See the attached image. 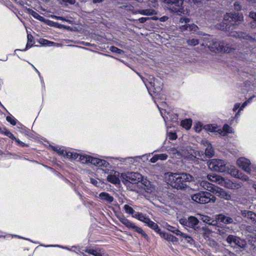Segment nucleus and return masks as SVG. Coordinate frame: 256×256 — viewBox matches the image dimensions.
<instances>
[{"mask_svg": "<svg viewBox=\"0 0 256 256\" xmlns=\"http://www.w3.org/2000/svg\"><path fill=\"white\" fill-rule=\"evenodd\" d=\"M230 229L228 227H224V228H222L221 229L218 230V232L220 235H223L226 232H230Z\"/></svg>", "mask_w": 256, "mask_h": 256, "instance_id": "nucleus-45", "label": "nucleus"}, {"mask_svg": "<svg viewBox=\"0 0 256 256\" xmlns=\"http://www.w3.org/2000/svg\"><path fill=\"white\" fill-rule=\"evenodd\" d=\"M170 154H180V152L175 148H172L168 150Z\"/></svg>", "mask_w": 256, "mask_h": 256, "instance_id": "nucleus-54", "label": "nucleus"}, {"mask_svg": "<svg viewBox=\"0 0 256 256\" xmlns=\"http://www.w3.org/2000/svg\"><path fill=\"white\" fill-rule=\"evenodd\" d=\"M90 164L98 166L107 167L108 163L104 160L90 156Z\"/></svg>", "mask_w": 256, "mask_h": 256, "instance_id": "nucleus-13", "label": "nucleus"}, {"mask_svg": "<svg viewBox=\"0 0 256 256\" xmlns=\"http://www.w3.org/2000/svg\"><path fill=\"white\" fill-rule=\"evenodd\" d=\"M242 215L251 220L252 222H256V214L252 211L242 210Z\"/></svg>", "mask_w": 256, "mask_h": 256, "instance_id": "nucleus-19", "label": "nucleus"}, {"mask_svg": "<svg viewBox=\"0 0 256 256\" xmlns=\"http://www.w3.org/2000/svg\"><path fill=\"white\" fill-rule=\"evenodd\" d=\"M222 182L220 184L222 186L230 189H238L242 186L240 184L234 183L230 180H226L224 178H223V182Z\"/></svg>", "mask_w": 256, "mask_h": 256, "instance_id": "nucleus-12", "label": "nucleus"}, {"mask_svg": "<svg viewBox=\"0 0 256 256\" xmlns=\"http://www.w3.org/2000/svg\"><path fill=\"white\" fill-rule=\"evenodd\" d=\"M178 236H180L181 238L180 240L182 242L184 240L185 242H186L188 244H189L190 245H193L194 244L195 242L192 238L188 236V234L180 232Z\"/></svg>", "mask_w": 256, "mask_h": 256, "instance_id": "nucleus-20", "label": "nucleus"}, {"mask_svg": "<svg viewBox=\"0 0 256 256\" xmlns=\"http://www.w3.org/2000/svg\"><path fill=\"white\" fill-rule=\"evenodd\" d=\"M204 129L206 131L213 132L216 131L217 128L212 124H208L204 126Z\"/></svg>", "mask_w": 256, "mask_h": 256, "instance_id": "nucleus-42", "label": "nucleus"}, {"mask_svg": "<svg viewBox=\"0 0 256 256\" xmlns=\"http://www.w3.org/2000/svg\"><path fill=\"white\" fill-rule=\"evenodd\" d=\"M110 50L114 53L118 54H124V50L112 46L110 48Z\"/></svg>", "mask_w": 256, "mask_h": 256, "instance_id": "nucleus-43", "label": "nucleus"}, {"mask_svg": "<svg viewBox=\"0 0 256 256\" xmlns=\"http://www.w3.org/2000/svg\"><path fill=\"white\" fill-rule=\"evenodd\" d=\"M212 192L216 194L217 196L227 200H230L231 198V196L230 194H228L224 190L216 186H215Z\"/></svg>", "mask_w": 256, "mask_h": 256, "instance_id": "nucleus-11", "label": "nucleus"}, {"mask_svg": "<svg viewBox=\"0 0 256 256\" xmlns=\"http://www.w3.org/2000/svg\"><path fill=\"white\" fill-rule=\"evenodd\" d=\"M2 132L6 136H8L12 140L16 139V138L14 136V135L12 132H10V131L8 130H5L4 132L2 131Z\"/></svg>", "mask_w": 256, "mask_h": 256, "instance_id": "nucleus-50", "label": "nucleus"}, {"mask_svg": "<svg viewBox=\"0 0 256 256\" xmlns=\"http://www.w3.org/2000/svg\"><path fill=\"white\" fill-rule=\"evenodd\" d=\"M236 164L246 172L249 174L251 173L250 162L248 159L244 158H240L237 160Z\"/></svg>", "mask_w": 256, "mask_h": 256, "instance_id": "nucleus-7", "label": "nucleus"}, {"mask_svg": "<svg viewBox=\"0 0 256 256\" xmlns=\"http://www.w3.org/2000/svg\"><path fill=\"white\" fill-rule=\"evenodd\" d=\"M118 220L120 222H122L123 224L129 228H131L134 224L124 216H119Z\"/></svg>", "mask_w": 256, "mask_h": 256, "instance_id": "nucleus-28", "label": "nucleus"}, {"mask_svg": "<svg viewBox=\"0 0 256 256\" xmlns=\"http://www.w3.org/2000/svg\"><path fill=\"white\" fill-rule=\"evenodd\" d=\"M230 174L236 178L238 176L239 173L238 170L236 168H231L230 170Z\"/></svg>", "mask_w": 256, "mask_h": 256, "instance_id": "nucleus-49", "label": "nucleus"}, {"mask_svg": "<svg viewBox=\"0 0 256 256\" xmlns=\"http://www.w3.org/2000/svg\"><path fill=\"white\" fill-rule=\"evenodd\" d=\"M98 197L102 201L105 202L108 204H110L114 200L113 196L106 192H102L100 193Z\"/></svg>", "mask_w": 256, "mask_h": 256, "instance_id": "nucleus-18", "label": "nucleus"}, {"mask_svg": "<svg viewBox=\"0 0 256 256\" xmlns=\"http://www.w3.org/2000/svg\"><path fill=\"white\" fill-rule=\"evenodd\" d=\"M158 157V160H166L168 158V155L164 154H156Z\"/></svg>", "mask_w": 256, "mask_h": 256, "instance_id": "nucleus-52", "label": "nucleus"}, {"mask_svg": "<svg viewBox=\"0 0 256 256\" xmlns=\"http://www.w3.org/2000/svg\"><path fill=\"white\" fill-rule=\"evenodd\" d=\"M205 154L208 158H211L214 155V150L210 145H208L206 148Z\"/></svg>", "mask_w": 256, "mask_h": 256, "instance_id": "nucleus-35", "label": "nucleus"}, {"mask_svg": "<svg viewBox=\"0 0 256 256\" xmlns=\"http://www.w3.org/2000/svg\"><path fill=\"white\" fill-rule=\"evenodd\" d=\"M147 80H148V83L150 84V86L154 88V89L156 86V82L154 80V77L152 76H150L148 79H147Z\"/></svg>", "mask_w": 256, "mask_h": 256, "instance_id": "nucleus-47", "label": "nucleus"}, {"mask_svg": "<svg viewBox=\"0 0 256 256\" xmlns=\"http://www.w3.org/2000/svg\"><path fill=\"white\" fill-rule=\"evenodd\" d=\"M237 178H238L244 182L248 181L249 180L248 177L247 176H246L245 174H239Z\"/></svg>", "mask_w": 256, "mask_h": 256, "instance_id": "nucleus-51", "label": "nucleus"}, {"mask_svg": "<svg viewBox=\"0 0 256 256\" xmlns=\"http://www.w3.org/2000/svg\"><path fill=\"white\" fill-rule=\"evenodd\" d=\"M201 220L202 222L209 225L216 226L217 224V220L216 219L214 218V220H213L208 216L202 215Z\"/></svg>", "mask_w": 256, "mask_h": 256, "instance_id": "nucleus-23", "label": "nucleus"}, {"mask_svg": "<svg viewBox=\"0 0 256 256\" xmlns=\"http://www.w3.org/2000/svg\"><path fill=\"white\" fill-rule=\"evenodd\" d=\"M208 166L211 170L218 172H224L226 169V164L222 160H212L208 163Z\"/></svg>", "mask_w": 256, "mask_h": 256, "instance_id": "nucleus-4", "label": "nucleus"}, {"mask_svg": "<svg viewBox=\"0 0 256 256\" xmlns=\"http://www.w3.org/2000/svg\"><path fill=\"white\" fill-rule=\"evenodd\" d=\"M200 186L204 190L212 192L216 186L206 180H202L200 182Z\"/></svg>", "mask_w": 256, "mask_h": 256, "instance_id": "nucleus-21", "label": "nucleus"}, {"mask_svg": "<svg viewBox=\"0 0 256 256\" xmlns=\"http://www.w3.org/2000/svg\"><path fill=\"white\" fill-rule=\"evenodd\" d=\"M252 99V98H250L247 101L244 102L242 104L241 106L240 107L238 112H237V114H236V117H237L239 115V112L240 110H243V108L248 104V102H250L251 100Z\"/></svg>", "mask_w": 256, "mask_h": 256, "instance_id": "nucleus-44", "label": "nucleus"}, {"mask_svg": "<svg viewBox=\"0 0 256 256\" xmlns=\"http://www.w3.org/2000/svg\"><path fill=\"white\" fill-rule=\"evenodd\" d=\"M188 221V219L186 220V218H182L179 220L180 223L181 224L188 226V224L187 223Z\"/></svg>", "mask_w": 256, "mask_h": 256, "instance_id": "nucleus-56", "label": "nucleus"}, {"mask_svg": "<svg viewBox=\"0 0 256 256\" xmlns=\"http://www.w3.org/2000/svg\"><path fill=\"white\" fill-rule=\"evenodd\" d=\"M228 36L232 38H242L248 40H254L251 36L242 32L232 31L229 33Z\"/></svg>", "mask_w": 256, "mask_h": 256, "instance_id": "nucleus-8", "label": "nucleus"}, {"mask_svg": "<svg viewBox=\"0 0 256 256\" xmlns=\"http://www.w3.org/2000/svg\"><path fill=\"white\" fill-rule=\"evenodd\" d=\"M182 4V2L181 0H173L169 4L168 8L172 12H181Z\"/></svg>", "mask_w": 256, "mask_h": 256, "instance_id": "nucleus-10", "label": "nucleus"}, {"mask_svg": "<svg viewBox=\"0 0 256 256\" xmlns=\"http://www.w3.org/2000/svg\"><path fill=\"white\" fill-rule=\"evenodd\" d=\"M124 209L126 212L128 214H133L135 212L134 210L128 204H125L124 206Z\"/></svg>", "mask_w": 256, "mask_h": 256, "instance_id": "nucleus-40", "label": "nucleus"}, {"mask_svg": "<svg viewBox=\"0 0 256 256\" xmlns=\"http://www.w3.org/2000/svg\"><path fill=\"white\" fill-rule=\"evenodd\" d=\"M209 244L213 247H216L217 246L216 242L213 240H209Z\"/></svg>", "mask_w": 256, "mask_h": 256, "instance_id": "nucleus-58", "label": "nucleus"}, {"mask_svg": "<svg viewBox=\"0 0 256 256\" xmlns=\"http://www.w3.org/2000/svg\"><path fill=\"white\" fill-rule=\"evenodd\" d=\"M207 177L209 180L220 184L223 182V178L217 174H208Z\"/></svg>", "mask_w": 256, "mask_h": 256, "instance_id": "nucleus-24", "label": "nucleus"}, {"mask_svg": "<svg viewBox=\"0 0 256 256\" xmlns=\"http://www.w3.org/2000/svg\"><path fill=\"white\" fill-rule=\"evenodd\" d=\"M28 12L29 14L32 15L34 18H36L37 20L43 22L44 20V18L43 16H40L38 12L34 11L30 9H28Z\"/></svg>", "mask_w": 256, "mask_h": 256, "instance_id": "nucleus-33", "label": "nucleus"}, {"mask_svg": "<svg viewBox=\"0 0 256 256\" xmlns=\"http://www.w3.org/2000/svg\"><path fill=\"white\" fill-rule=\"evenodd\" d=\"M201 230L202 232V234L204 237L206 236L207 234H209L211 232V231L208 228L206 227L202 228Z\"/></svg>", "mask_w": 256, "mask_h": 256, "instance_id": "nucleus-53", "label": "nucleus"}, {"mask_svg": "<svg viewBox=\"0 0 256 256\" xmlns=\"http://www.w3.org/2000/svg\"><path fill=\"white\" fill-rule=\"evenodd\" d=\"M238 108H240V103H237V104H236L234 106V108H233V110L234 112L236 111L237 110Z\"/></svg>", "mask_w": 256, "mask_h": 256, "instance_id": "nucleus-64", "label": "nucleus"}, {"mask_svg": "<svg viewBox=\"0 0 256 256\" xmlns=\"http://www.w3.org/2000/svg\"><path fill=\"white\" fill-rule=\"evenodd\" d=\"M188 28L190 30L196 32L198 30V27L194 24L191 25H188L186 26V29L188 30Z\"/></svg>", "mask_w": 256, "mask_h": 256, "instance_id": "nucleus-48", "label": "nucleus"}, {"mask_svg": "<svg viewBox=\"0 0 256 256\" xmlns=\"http://www.w3.org/2000/svg\"><path fill=\"white\" fill-rule=\"evenodd\" d=\"M169 138L172 140H176L177 138V136L176 134L173 132H170L168 136Z\"/></svg>", "mask_w": 256, "mask_h": 256, "instance_id": "nucleus-57", "label": "nucleus"}, {"mask_svg": "<svg viewBox=\"0 0 256 256\" xmlns=\"http://www.w3.org/2000/svg\"><path fill=\"white\" fill-rule=\"evenodd\" d=\"M160 236L161 238H164L168 242H177L178 240V238L175 236L164 232L162 231L160 233Z\"/></svg>", "mask_w": 256, "mask_h": 256, "instance_id": "nucleus-16", "label": "nucleus"}, {"mask_svg": "<svg viewBox=\"0 0 256 256\" xmlns=\"http://www.w3.org/2000/svg\"><path fill=\"white\" fill-rule=\"evenodd\" d=\"M6 119L8 122H10L13 126H15L16 124V120L10 116H8Z\"/></svg>", "mask_w": 256, "mask_h": 256, "instance_id": "nucleus-55", "label": "nucleus"}, {"mask_svg": "<svg viewBox=\"0 0 256 256\" xmlns=\"http://www.w3.org/2000/svg\"><path fill=\"white\" fill-rule=\"evenodd\" d=\"M149 19V18H140L138 20L140 23H144L146 22L147 20Z\"/></svg>", "mask_w": 256, "mask_h": 256, "instance_id": "nucleus-60", "label": "nucleus"}, {"mask_svg": "<svg viewBox=\"0 0 256 256\" xmlns=\"http://www.w3.org/2000/svg\"><path fill=\"white\" fill-rule=\"evenodd\" d=\"M236 50V46L232 44H225L222 42V51L220 52L226 53H232Z\"/></svg>", "mask_w": 256, "mask_h": 256, "instance_id": "nucleus-15", "label": "nucleus"}, {"mask_svg": "<svg viewBox=\"0 0 256 256\" xmlns=\"http://www.w3.org/2000/svg\"><path fill=\"white\" fill-rule=\"evenodd\" d=\"M223 42L212 40L208 42V46L210 50L214 52H220Z\"/></svg>", "mask_w": 256, "mask_h": 256, "instance_id": "nucleus-9", "label": "nucleus"}, {"mask_svg": "<svg viewBox=\"0 0 256 256\" xmlns=\"http://www.w3.org/2000/svg\"><path fill=\"white\" fill-rule=\"evenodd\" d=\"M108 180L112 183L116 184L119 182L120 180L115 175L110 174L108 176Z\"/></svg>", "mask_w": 256, "mask_h": 256, "instance_id": "nucleus-37", "label": "nucleus"}, {"mask_svg": "<svg viewBox=\"0 0 256 256\" xmlns=\"http://www.w3.org/2000/svg\"><path fill=\"white\" fill-rule=\"evenodd\" d=\"M186 43L188 46H194L199 43V40L196 38L189 39L186 40Z\"/></svg>", "mask_w": 256, "mask_h": 256, "instance_id": "nucleus-39", "label": "nucleus"}, {"mask_svg": "<svg viewBox=\"0 0 256 256\" xmlns=\"http://www.w3.org/2000/svg\"><path fill=\"white\" fill-rule=\"evenodd\" d=\"M214 218L217 220V222L218 221L224 224H232L234 222L233 219L232 218L225 216L222 214L215 215Z\"/></svg>", "mask_w": 256, "mask_h": 256, "instance_id": "nucleus-14", "label": "nucleus"}, {"mask_svg": "<svg viewBox=\"0 0 256 256\" xmlns=\"http://www.w3.org/2000/svg\"><path fill=\"white\" fill-rule=\"evenodd\" d=\"M215 198L210 192H200L192 196V200L200 204H207L210 201L214 202Z\"/></svg>", "mask_w": 256, "mask_h": 256, "instance_id": "nucleus-3", "label": "nucleus"}, {"mask_svg": "<svg viewBox=\"0 0 256 256\" xmlns=\"http://www.w3.org/2000/svg\"><path fill=\"white\" fill-rule=\"evenodd\" d=\"M52 18H55L56 20H65V19L62 17V16H52Z\"/></svg>", "mask_w": 256, "mask_h": 256, "instance_id": "nucleus-63", "label": "nucleus"}, {"mask_svg": "<svg viewBox=\"0 0 256 256\" xmlns=\"http://www.w3.org/2000/svg\"><path fill=\"white\" fill-rule=\"evenodd\" d=\"M157 160H158L156 154H155L152 158H150V162L152 163L156 162Z\"/></svg>", "mask_w": 256, "mask_h": 256, "instance_id": "nucleus-59", "label": "nucleus"}, {"mask_svg": "<svg viewBox=\"0 0 256 256\" xmlns=\"http://www.w3.org/2000/svg\"><path fill=\"white\" fill-rule=\"evenodd\" d=\"M28 38V42L26 46V48H27L28 47L30 48L34 44L33 42V36L30 34H28L27 36Z\"/></svg>", "mask_w": 256, "mask_h": 256, "instance_id": "nucleus-41", "label": "nucleus"}, {"mask_svg": "<svg viewBox=\"0 0 256 256\" xmlns=\"http://www.w3.org/2000/svg\"><path fill=\"white\" fill-rule=\"evenodd\" d=\"M249 16L252 20H254V22H252V26L254 27V22L256 23V12H250L249 14Z\"/></svg>", "mask_w": 256, "mask_h": 256, "instance_id": "nucleus-46", "label": "nucleus"}, {"mask_svg": "<svg viewBox=\"0 0 256 256\" xmlns=\"http://www.w3.org/2000/svg\"><path fill=\"white\" fill-rule=\"evenodd\" d=\"M130 228H132V230H134V231L139 234H141L145 238H148V235L143 231V230L140 228L136 226L134 224H133L132 225Z\"/></svg>", "mask_w": 256, "mask_h": 256, "instance_id": "nucleus-32", "label": "nucleus"}, {"mask_svg": "<svg viewBox=\"0 0 256 256\" xmlns=\"http://www.w3.org/2000/svg\"><path fill=\"white\" fill-rule=\"evenodd\" d=\"M90 156L80 155L78 160L82 164H90Z\"/></svg>", "mask_w": 256, "mask_h": 256, "instance_id": "nucleus-34", "label": "nucleus"}, {"mask_svg": "<svg viewBox=\"0 0 256 256\" xmlns=\"http://www.w3.org/2000/svg\"><path fill=\"white\" fill-rule=\"evenodd\" d=\"M192 124V120L190 119H186L181 122V126L186 130H189Z\"/></svg>", "mask_w": 256, "mask_h": 256, "instance_id": "nucleus-31", "label": "nucleus"}, {"mask_svg": "<svg viewBox=\"0 0 256 256\" xmlns=\"http://www.w3.org/2000/svg\"><path fill=\"white\" fill-rule=\"evenodd\" d=\"M220 131V134H221L224 136L227 134L232 133V130L231 127H230L228 125L225 124L222 128V130H218Z\"/></svg>", "mask_w": 256, "mask_h": 256, "instance_id": "nucleus-30", "label": "nucleus"}, {"mask_svg": "<svg viewBox=\"0 0 256 256\" xmlns=\"http://www.w3.org/2000/svg\"><path fill=\"white\" fill-rule=\"evenodd\" d=\"M226 240L227 242L234 248H236L238 247L243 248H244L246 245V243L244 240L234 235H229L227 237Z\"/></svg>", "mask_w": 256, "mask_h": 256, "instance_id": "nucleus-5", "label": "nucleus"}, {"mask_svg": "<svg viewBox=\"0 0 256 256\" xmlns=\"http://www.w3.org/2000/svg\"><path fill=\"white\" fill-rule=\"evenodd\" d=\"M66 156L68 158H73V159H74V160H76V159H78V160L79 158H80V154H77L76 152H66Z\"/></svg>", "mask_w": 256, "mask_h": 256, "instance_id": "nucleus-36", "label": "nucleus"}, {"mask_svg": "<svg viewBox=\"0 0 256 256\" xmlns=\"http://www.w3.org/2000/svg\"><path fill=\"white\" fill-rule=\"evenodd\" d=\"M243 20L244 16L242 14L236 12L226 14L224 16L222 23L218 24L217 28L222 30L228 31L230 29V26H238Z\"/></svg>", "mask_w": 256, "mask_h": 256, "instance_id": "nucleus-2", "label": "nucleus"}, {"mask_svg": "<svg viewBox=\"0 0 256 256\" xmlns=\"http://www.w3.org/2000/svg\"><path fill=\"white\" fill-rule=\"evenodd\" d=\"M126 178H124L125 181L124 182L126 184L129 182L132 184H138L142 180V176L138 172H130L126 174Z\"/></svg>", "mask_w": 256, "mask_h": 256, "instance_id": "nucleus-6", "label": "nucleus"}, {"mask_svg": "<svg viewBox=\"0 0 256 256\" xmlns=\"http://www.w3.org/2000/svg\"><path fill=\"white\" fill-rule=\"evenodd\" d=\"M132 216L139 220L142 222H143L146 224L149 221L150 218H148L146 215L143 214L142 212H137L134 214Z\"/></svg>", "mask_w": 256, "mask_h": 256, "instance_id": "nucleus-22", "label": "nucleus"}, {"mask_svg": "<svg viewBox=\"0 0 256 256\" xmlns=\"http://www.w3.org/2000/svg\"><path fill=\"white\" fill-rule=\"evenodd\" d=\"M140 182L144 185V189L146 192L148 193H150L152 192L154 188L150 181L148 180L146 178L144 179V178L142 177V180H140Z\"/></svg>", "mask_w": 256, "mask_h": 256, "instance_id": "nucleus-17", "label": "nucleus"}, {"mask_svg": "<svg viewBox=\"0 0 256 256\" xmlns=\"http://www.w3.org/2000/svg\"><path fill=\"white\" fill-rule=\"evenodd\" d=\"M90 182L96 186H98V183L96 180L94 178L90 179Z\"/></svg>", "mask_w": 256, "mask_h": 256, "instance_id": "nucleus-62", "label": "nucleus"}, {"mask_svg": "<svg viewBox=\"0 0 256 256\" xmlns=\"http://www.w3.org/2000/svg\"><path fill=\"white\" fill-rule=\"evenodd\" d=\"M137 12L145 16H152L156 14L155 10L152 9L140 10H138Z\"/></svg>", "mask_w": 256, "mask_h": 256, "instance_id": "nucleus-29", "label": "nucleus"}, {"mask_svg": "<svg viewBox=\"0 0 256 256\" xmlns=\"http://www.w3.org/2000/svg\"><path fill=\"white\" fill-rule=\"evenodd\" d=\"M147 226L150 228L154 230L156 232L160 234V233L162 232L159 228L158 225L154 222L152 221L150 219L149 221L146 223Z\"/></svg>", "mask_w": 256, "mask_h": 256, "instance_id": "nucleus-27", "label": "nucleus"}, {"mask_svg": "<svg viewBox=\"0 0 256 256\" xmlns=\"http://www.w3.org/2000/svg\"><path fill=\"white\" fill-rule=\"evenodd\" d=\"M166 177L168 182L177 190H184L186 188V182H192L194 178L186 173H167Z\"/></svg>", "mask_w": 256, "mask_h": 256, "instance_id": "nucleus-1", "label": "nucleus"}, {"mask_svg": "<svg viewBox=\"0 0 256 256\" xmlns=\"http://www.w3.org/2000/svg\"><path fill=\"white\" fill-rule=\"evenodd\" d=\"M85 252L94 256H108V254L102 253L100 250H98L86 248Z\"/></svg>", "mask_w": 256, "mask_h": 256, "instance_id": "nucleus-25", "label": "nucleus"}, {"mask_svg": "<svg viewBox=\"0 0 256 256\" xmlns=\"http://www.w3.org/2000/svg\"><path fill=\"white\" fill-rule=\"evenodd\" d=\"M199 221L194 216H190L188 218V226L191 228H194L196 226Z\"/></svg>", "mask_w": 256, "mask_h": 256, "instance_id": "nucleus-26", "label": "nucleus"}, {"mask_svg": "<svg viewBox=\"0 0 256 256\" xmlns=\"http://www.w3.org/2000/svg\"><path fill=\"white\" fill-rule=\"evenodd\" d=\"M166 228L168 230L175 234L177 236H179L180 232H181L179 230L176 228V227L171 226L170 225H167Z\"/></svg>", "mask_w": 256, "mask_h": 256, "instance_id": "nucleus-38", "label": "nucleus"}, {"mask_svg": "<svg viewBox=\"0 0 256 256\" xmlns=\"http://www.w3.org/2000/svg\"><path fill=\"white\" fill-rule=\"evenodd\" d=\"M62 2L68 3L70 4H74L76 2V0H62Z\"/></svg>", "mask_w": 256, "mask_h": 256, "instance_id": "nucleus-61", "label": "nucleus"}]
</instances>
